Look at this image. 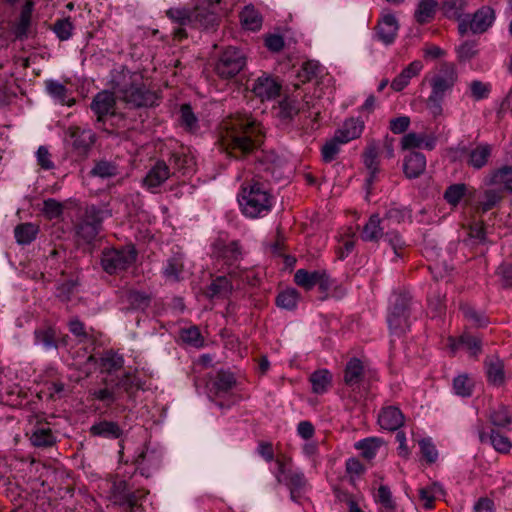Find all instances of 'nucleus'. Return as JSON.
<instances>
[{
    "instance_id": "1",
    "label": "nucleus",
    "mask_w": 512,
    "mask_h": 512,
    "mask_svg": "<svg viewBox=\"0 0 512 512\" xmlns=\"http://www.w3.org/2000/svg\"><path fill=\"white\" fill-rule=\"evenodd\" d=\"M221 146L230 155L238 157L253 152L263 141L260 123L247 113H236L221 124Z\"/></svg>"
},
{
    "instance_id": "2",
    "label": "nucleus",
    "mask_w": 512,
    "mask_h": 512,
    "mask_svg": "<svg viewBox=\"0 0 512 512\" xmlns=\"http://www.w3.org/2000/svg\"><path fill=\"white\" fill-rule=\"evenodd\" d=\"M222 2L223 0H204L193 10L171 8L167 11V16L181 26L207 29L216 23Z\"/></svg>"
},
{
    "instance_id": "3",
    "label": "nucleus",
    "mask_w": 512,
    "mask_h": 512,
    "mask_svg": "<svg viewBox=\"0 0 512 512\" xmlns=\"http://www.w3.org/2000/svg\"><path fill=\"white\" fill-rule=\"evenodd\" d=\"M457 72L454 64L441 63L430 79L431 94L427 99V107L434 116L442 113V101L445 94L452 90L457 81Z\"/></svg>"
},
{
    "instance_id": "4",
    "label": "nucleus",
    "mask_w": 512,
    "mask_h": 512,
    "mask_svg": "<svg viewBox=\"0 0 512 512\" xmlns=\"http://www.w3.org/2000/svg\"><path fill=\"white\" fill-rule=\"evenodd\" d=\"M239 205L242 213L249 218L264 217L272 207V196L263 184L255 182L243 187Z\"/></svg>"
},
{
    "instance_id": "5",
    "label": "nucleus",
    "mask_w": 512,
    "mask_h": 512,
    "mask_svg": "<svg viewBox=\"0 0 512 512\" xmlns=\"http://www.w3.org/2000/svg\"><path fill=\"white\" fill-rule=\"evenodd\" d=\"M136 257L137 251L132 245L105 249L102 252L101 265L105 272L115 274L130 267Z\"/></svg>"
},
{
    "instance_id": "6",
    "label": "nucleus",
    "mask_w": 512,
    "mask_h": 512,
    "mask_svg": "<svg viewBox=\"0 0 512 512\" xmlns=\"http://www.w3.org/2000/svg\"><path fill=\"white\" fill-rule=\"evenodd\" d=\"M246 66V56L236 47H228L219 57L215 72L222 79L235 77Z\"/></svg>"
},
{
    "instance_id": "7",
    "label": "nucleus",
    "mask_w": 512,
    "mask_h": 512,
    "mask_svg": "<svg viewBox=\"0 0 512 512\" xmlns=\"http://www.w3.org/2000/svg\"><path fill=\"white\" fill-rule=\"evenodd\" d=\"M495 20V12L489 6H483L473 15H465L459 23V32H467L469 28L472 32H486Z\"/></svg>"
},
{
    "instance_id": "8",
    "label": "nucleus",
    "mask_w": 512,
    "mask_h": 512,
    "mask_svg": "<svg viewBox=\"0 0 512 512\" xmlns=\"http://www.w3.org/2000/svg\"><path fill=\"white\" fill-rule=\"evenodd\" d=\"M409 298L405 295H398L393 302L392 309L388 315V325L395 334H402L408 328Z\"/></svg>"
},
{
    "instance_id": "9",
    "label": "nucleus",
    "mask_w": 512,
    "mask_h": 512,
    "mask_svg": "<svg viewBox=\"0 0 512 512\" xmlns=\"http://www.w3.org/2000/svg\"><path fill=\"white\" fill-rule=\"evenodd\" d=\"M248 88L261 101L272 100L280 95L281 84L271 75L263 73L252 80Z\"/></svg>"
},
{
    "instance_id": "10",
    "label": "nucleus",
    "mask_w": 512,
    "mask_h": 512,
    "mask_svg": "<svg viewBox=\"0 0 512 512\" xmlns=\"http://www.w3.org/2000/svg\"><path fill=\"white\" fill-rule=\"evenodd\" d=\"M123 99L133 107L153 106L157 101V95L145 87L131 86L122 91Z\"/></svg>"
},
{
    "instance_id": "11",
    "label": "nucleus",
    "mask_w": 512,
    "mask_h": 512,
    "mask_svg": "<svg viewBox=\"0 0 512 512\" xmlns=\"http://www.w3.org/2000/svg\"><path fill=\"white\" fill-rule=\"evenodd\" d=\"M388 227L389 223L383 221L378 214H373L361 231V239L366 242L377 243L384 238Z\"/></svg>"
},
{
    "instance_id": "12",
    "label": "nucleus",
    "mask_w": 512,
    "mask_h": 512,
    "mask_svg": "<svg viewBox=\"0 0 512 512\" xmlns=\"http://www.w3.org/2000/svg\"><path fill=\"white\" fill-rule=\"evenodd\" d=\"M294 281L306 290L312 289L315 285H320L324 289L330 285L328 275L325 271L320 270L308 272L307 270L299 269L294 274Z\"/></svg>"
},
{
    "instance_id": "13",
    "label": "nucleus",
    "mask_w": 512,
    "mask_h": 512,
    "mask_svg": "<svg viewBox=\"0 0 512 512\" xmlns=\"http://www.w3.org/2000/svg\"><path fill=\"white\" fill-rule=\"evenodd\" d=\"M111 493L114 504L128 506L130 511L133 510L140 498L136 492L129 489L127 482L124 480L115 481Z\"/></svg>"
},
{
    "instance_id": "14",
    "label": "nucleus",
    "mask_w": 512,
    "mask_h": 512,
    "mask_svg": "<svg viewBox=\"0 0 512 512\" xmlns=\"http://www.w3.org/2000/svg\"><path fill=\"white\" fill-rule=\"evenodd\" d=\"M479 440L481 443L490 442L493 448L499 452L506 454L512 448V443L509 438L495 430H491L488 434L484 431V427L482 423L477 425Z\"/></svg>"
},
{
    "instance_id": "15",
    "label": "nucleus",
    "mask_w": 512,
    "mask_h": 512,
    "mask_svg": "<svg viewBox=\"0 0 512 512\" xmlns=\"http://www.w3.org/2000/svg\"><path fill=\"white\" fill-rule=\"evenodd\" d=\"M436 145V137L427 133L410 132L403 136L401 140L402 149L424 148L433 150Z\"/></svg>"
},
{
    "instance_id": "16",
    "label": "nucleus",
    "mask_w": 512,
    "mask_h": 512,
    "mask_svg": "<svg viewBox=\"0 0 512 512\" xmlns=\"http://www.w3.org/2000/svg\"><path fill=\"white\" fill-rule=\"evenodd\" d=\"M115 97L108 91L99 92L91 103V109L97 115V120L102 121L109 114L114 113Z\"/></svg>"
},
{
    "instance_id": "17",
    "label": "nucleus",
    "mask_w": 512,
    "mask_h": 512,
    "mask_svg": "<svg viewBox=\"0 0 512 512\" xmlns=\"http://www.w3.org/2000/svg\"><path fill=\"white\" fill-rule=\"evenodd\" d=\"M364 129V122L359 118H350L335 132L336 140L347 143L360 137Z\"/></svg>"
},
{
    "instance_id": "18",
    "label": "nucleus",
    "mask_w": 512,
    "mask_h": 512,
    "mask_svg": "<svg viewBox=\"0 0 512 512\" xmlns=\"http://www.w3.org/2000/svg\"><path fill=\"white\" fill-rule=\"evenodd\" d=\"M426 168V158L420 152L412 151L404 158L403 170L405 175L412 179L419 177Z\"/></svg>"
},
{
    "instance_id": "19",
    "label": "nucleus",
    "mask_w": 512,
    "mask_h": 512,
    "mask_svg": "<svg viewBox=\"0 0 512 512\" xmlns=\"http://www.w3.org/2000/svg\"><path fill=\"white\" fill-rule=\"evenodd\" d=\"M169 177V166L164 161H157L155 165L148 171L143 182L148 188L152 189L160 186Z\"/></svg>"
},
{
    "instance_id": "20",
    "label": "nucleus",
    "mask_w": 512,
    "mask_h": 512,
    "mask_svg": "<svg viewBox=\"0 0 512 512\" xmlns=\"http://www.w3.org/2000/svg\"><path fill=\"white\" fill-rule=\"evenodd\" d=\"M404 417L397 407H386L379 414L378 422L383 429L394 431L402 426Z\"/></svg>"
},
{
    "instance_id": "21",
    "label": "nucleus",
    "mask_w": 512,
    "mask_h": 512,
    "mask_svg": "<svg viewBox=\"0 0 512 512\" xmlns=\"http://www.w3.org/2000/svg\"><path fill=\"white\" fill-rule=\"evenodd\" d=\"M161 463L160 455L153 450H144L136 458L135 464L140 469L141 474L149 476L152 470L158 469Z\"/></svg>"
},
{
    "instance_id": "22",
    "label": "nucleus",
    "mask_w": 512,
    "mask_h": 512,
    "mask_svg": "<svg viewBox=\"0 0 512 512\" xmlns=\"http://www.w3.org/2000/svg\"><path fill=\"white\" fill-rule=\"evenodd\" d=\"M378 145L375 141H371L363 154L364 164L366 168L369 170V177L366 180L367 186L370 187L373 183L376 174L379 170V162H378Z\"/></svg>"
},
{
    "instance_id": "23",
    "label": "nucleus",
    "mask_w": 512,
    "mask_h": 512,
    "mask_svg": "<svg viewBox=\"0 0 512 512\" xmlns=\"http://www.w3.org/2000/svg\"><path fill=\"white\" fill-rule=\"evenodd\" d=\"M423 69V64L419 60L410 63L396 78L391 82V88L397 92L402 91L409 83L410 79L417 76Z\"/></svg>"
},
{
    "instance_id": "24",
    "label": "nucleus",
    "mask_w": 512,
    "mask_h": 512,
    "mask_svg": "<svg viewBox=\"0 0 512 512\" xmlns=\"http://www.w3.org/2000/svg\"><path fill=\"white\" fill-rule=\"evenodd\" d=\"M90 433L93 436H99L107 439H117L123 434V430L118 423L113 421H99L93 424L90 428Z\"/></svg>"
},
{
    "instance_id": "25",
    "label": "nucleus",
    "mask_w": 512,
    "mask_h": 512,
    "mask_svg": "<svg viewBox=\"0 0 512 512\" xmlns=\"http://www.w3.org/2000/svg\"><path fill=\"white\" fill-rule=\"evenodd\" d=\"M30 441L35 447L46 448L53 446L56 438L49 427L41 424L32 430Z\"/></svg>"
},
{
    "instance_id": "26",
    "label": "nucleus",
    "mask_w": 512,
    "mask_h": 512,
    "mask_svg": "<svg viewBox=\"0 0 512 512\" xmlns=\"http://www.w3.org/2000/svg\"><path fill=\"white\" fill-rule=\"evenodd\" d=\"M70 137L73 139L72 145L75 149L86 151L95 141V135L91 130H82L78 127L69 128Z\"/></svg>"
},
{
    "instance_id": "27",
    "label": "nucleus",
    "mask_w": 512,
    "mask_h": 512,
    "mask_svg": "<svg viewBox=\"0 0 512 512\" xmlns=\"http://www.w3.org/2000/svg\"><path fill=\"white\" fill-rule=\"evenodd\" d=\"M236 384L234 375L228 371H218L211 381V391L216 395L229 392Z\"/></svg>"
},
{
    "instance_id": "28",
    "label": "nucleus",
    "mask_w": 512,
    "mask_h": 512,
    "mask_svg": "<svg viewBox=\"0 0 512 512\" xmlns=\"http://www.w3.org/2000/svg\"><path fill=\"white\" fill-rule=\"evenodd\" d=\"M437 9L436 0H420L414 12V19L419 24L429 23L433 20Z\"/></svg>"
},
{
    "instance_id": "29",
    "label": "nucleus",
    "mask_w": 512,
    "mask_h": 512,
    "mask_svg": "<svg viewBox=\"0 0 512 512\" xmlns=\"http://www.w3.org/2000/svg\"><path fill=\"white\" fill-rule=\"evenodd\" d=\"M215 249L219 257H221L228 265L235 263L241 255L239 244L236 241L225 243L217 241Z\"/></svg>"
},
{
    "instance_id": "30",
    "label": "nucleus",
    "mask_w": 512,
    "mask_h": 512,
    "mask_svg": "<svg viewBox=\"0 0 512 512\" xmlns=\"http://www.w3.org/2000/svg\"><path fill=\"white\" fill-rule=\"evenodd\" d=\"M364 366L357 358H352L348 361L345 372L344 382L346 385L353 387L358 385L363 378Z\"/></svg>"
},
{
    "instance_id": "31",
    "label": "nucleus",
    "mask_w": 512,
    "mask_h": 512,
    "mask_svg": "<svg viewBox=\"0 0 512 512\" xmlns=\"http://www.w3.org/2000/svg\"><path fill=\"white\" fill-rule=\"evenodd\" d=\"M34 5L33 0H25L21 6L20 13L15 20L17 32H27L32 28Z\"/></svg>"
},
{
    "instance_id": "32",
    "label": "nucleus",
    "mask_w": 512,
    "mask_h": 512,
    "mask_svg": "<svg viewBox=\"0 0 512 512\" xmlns=\"http://www.w3.org/2000/svg\"><path fill=\"white\" fill-rule=\"evenodd\" d=\"M121 300L123 303H128L132 309H145L150 304V297L139 291L127 289L121 292Z\"/></svg>"
},
{
    "instance_id": "33",
    "label": "nucleus",
    "mask_w": 512,
    "mask_h": 512,
    "mask_svg": "<svg viewBox=\"0 0 512 512\" xmlns=\"http://www.w3.org/2000/svg\"><path fill=\"white\" fill-rule=\"evenodd\" d=\"M262 16L251 6H246L240 13V22L245 30L256 31L262 26Z\"/></svg>"
},
{
    "instance_id": "34",
    "label": "nucleus",
    "mask_w": 512,
    "mask_h": 512,
    "mask_svg": "<svg viewBox=\"0 0 512 512\" xmlns=\"http://www.w3.org/2000/svg\"><path fill=\"white\" fill-rule=\"evenodd\" d=\"M89 174L93 177H99L102 179L112 178L119 174V167L114 161L104 159L98 160L95 161V164Z\"/></svg>"
},
{
    "instance_id": "35",
    "label": "nucleus",
    "mask_w": 512,
    "mask_h": 512,
    "mask_svg": "<svg viewBox=\"0 0 512 512\" xmlns=\"http://www.w3.org/2000/svg\"><path fill=\"white\" fill-rule=\"evenodd\" d=\"M324 67L318 61L309 60L302 64L300 70L297 72V78L300 83H305L322 76Z\"/></svg>"
},
{
    "instance_id": "36",
    "label": "nucleus",
    "mask_w": 512,
    "mask_h": 512,
    "mask_svg": "<svg viewBox=\"0 0 512 512\" xmlns=\"http://www.w3.org/2000/svg\"><path fill=\"white\" fill-rule=\"evenodd\" d=\"M232 289V284L228 278L226 276H219L209 285L206 294L210 298H224L231 293Z\"/></svg>"
},
{
    "instance_id": "37",
    "label": "nucleus",
    "mask_w": 512,
    "mask_h": 512,
    "mask_svg": "<svg viewBox=\"0 0 512 512\" xmlns=\"http://www.w3.org/2000/svg\"><path fill=\"white\" fill-rule=\"evenodd\" d=\"M312 391L316 394L325 393L331 385L332 375L326 369H321L313 372L309 378Z\"/></svg>"
},
{
    "instance_id": "38",
    "label": "nucleus",
    "mask_w": 512,
    "mask_h": 512,
    "mask_svg": "<svg viewBox=\"0 0 512 512\" xmlns=\"http://www.w3.org/2000/svg\"><path fill=\"white\" fill-rule=\"evenodd\" d=\"M169 162L175 172H179L182 175L191 173L195 165V161L192 156L179 152L173 153Z\"/></svg>"
},
{
    "instance_id": "39",
    "label": "nucleus",
    "mask_w": 512,
    "mask_h": 512,
    "mask_svg": "<svg viewBox=\"0 0 512 512\" xmlns=\"http://www.w3.org/2000/svg\"><path fill=\"white\" fill-rule=\"evenodd\" d=\"M283 484L289 488L291 499L296 500L306 486V478L300 471H288V477Z\"/></svg>"
},
{
    "instance_id": "40",
    "label": "nucleus",
    "mask_w": 512,
    "mask_h": 512,
    "mask_svg": "<svg viewBox=\"0 0 512 512\" xmlns=\"http://www.w3.org/2000/svg\"><path fill=\"white\" fill-rule=\"evenodd\" d=\"M486 373L488 381L496 386L504 382V365L498 358H490L486 361Z\"/></svg>"
},
{
    "instance_id": "41",
    "label": "nucleus",
    "mask_w": 512,
    "mask_h": 512,
    "mask_svg": "<svg viewBox=\"0 0 512 512\" xmlns=\"http://www.w3.org/2000/svg\"><path fill=\"white\" fill-rule=\"evenodd\" d=\"M39 227L33 223H23L15 227L14 235L19 244H30L37 236Z\"/></svg>"
},
{
    "instance_id": "42",
    "label": "nucleus",
    "mask_w": 512,
    "mask_h": 512,
    "mask_svg": "<svg viewBox=\"0 0 512 512\" xmlns=\"http://www.w3.org/2000/svg\"><path fill=\"white\" fill-rule=\"evenodd\" d=\"M502 199V194L500 190L497 189H489L486 190L482 196V198L478 202L477 211L479 213H486L489 210L493 209Z\"/></svg>"
},
{
    "instance_id": "43",
    "label": "nucleus",
    "mask_w": 512,
    "mask_h": 512,
    "mask_svg": "<svg viewBox=\"0 0 512 512\" xmlns=\"http://www.w3.org/2000/svg\"><path fill=\"white\" fill-rule=\"evenodd\" d=\"M309 109L310 105L308 101H306L305 104H303L302 107H300L295 99L290 98L284 99L283 101L280 102L279 105V113L282 118H292L300 111L306 112V110L308 111Z\"/></svg>"
},
{
    "instance_id": "44",
    "label": "nucleus",
    "mask_w": 512,
    "mask_h": 512,
    "mask_svg": "<svg viewBox=\"0 0 512 512\" xmlns=\"http://www.w3.org/2000/svg\"><path fill=\"white\" fill-rule=\"evenodd\" d=\"M374 498L381 505L380 512H394L396 505L388 486L380 485Z\"/></svg>"
},
{
    "instance_id": "45",
    "label": "nucleus",
    "mask_w": 512,
    "mask_h": 512,
    "mask_svg": "<svg viewBox=\"0 0 512 512\" xmlns=\"http://www.w3.org/2000/svg\"><path fill=\"white\" fill-rule=\"evenodd\" d=\"M458 346L464 347L473 356H476L481 352L480 338L468 332H465L460 336L458 343L452 345V349L454 350Z\"/></svg>"
},
{
    "instance_id": "46",
    "label": "nucleus",
    "mask_w": 512,
    "mask_h": 512,
    "mask_svg": "<svg viewBox=\"0 0 512 512\" xmlns=\"http://www.w3.org/2000/svg\"><path fill=\"white\" fill-rule=\"evenodd\" d=\"M46 89L48 93L57 99L61 104H67L71 106L74 103V99H71L67 95V88L58 81H47Z\"/></svg>"
},
{
    "instance_id": "47",
    "label": "nucleus",
    "mask_w": 512,
    "mask_h": 512,
    "mask_svg": "<svg viewBox=\"0 0 512 512\" xmlns=\"http://www.w3.org/2000/svg\"><path fill=\"white\" fill-rule=\"evenodd\" d=\"M409 217L410 211L407 208L399 207L396 204H391L386 210L382 220L386 223H389V226L391 227V224H400Z\"/></svg>"
},
{
    "instance_id": "48",
    "label": "nucleus",
    "mask_w": 512,
    "mask_h": 512,
    "mask_svg": "<svg viewBox=\"0 0 512 512\" xmlns=\"http://www.w3.org/2000/svg\"><path fill=\"white\" fill-rule=\"evenodd\" d=\"M183 271V259L181 254H177L167 260L164 268V275L167 279L178 281Z\"/></svg>"
},
{
    "instance_id": "49",
    "label": "nucleus",
    "mask_w": 512,
    "mask_h": 512,
    "mask_svg": "<svg viewBox=\"0 0 512 512\" xmlns=\"http://www.w3.org/2000/svg\"><path fill=\"white\" fill-rule=\"evenodd\" d=\"M488 419L495 427L504 428L511 423L512 418L507 408L503 405H499L497 408L489 411Z\"/></svg>"
},
{
    "instance_id": "50",
    "label": "nucleus",
    "mask_w": 512,
    "mask_h": 512,
    "mask_svg": "<svg viewBox=\"0 0 512 512\" xmlns=\"http://www.w3.org/2000/svg\"><path fill=\"white\" fill-rule=\"evenodd\" d=\"M490 153L491 147L489 145L477 146L471 151L468 163L474 168L480 169L487 163Z\"/></svg>"
},
{
    "instance_id": "51",
    "label": "nucleus",
    "mask_w": 512,
    "mask_h": 512,
    "mask_svg": "<svg viewBox=\"0 0 512 512\" xmlns=\"http://www.w3.org/2000/svg\"><path fill=\"white\" fill-rule=\"evenodd\" d=\"M382 441L379 438H367L358 441L355 448L362 451L363 457L370 460L375 457L377 450L380 448Z\"/></svg>"
},
{
    "instance_id": "52",
    "label": "nucleus",
    "mask_w": 512,
    "mask_h": 512,
    "mask_svg": "<svg viewBox=\"0 0 512 512\" xmlns=\"http://www.w3.org/2000/svg\"><path fill=\"white\" fill-rule=\"evenodd\" d=\"M491 183L495 185H504L507 190L512 191V167L504 166L495 171L492 174Z\"/></svg>"
},
{
    "instance_id": "53",
    "label": "nucleus",
    "mask_w": 512,
    "mask_h": 512,
    "mask_svg": "<svg viewBox=\"0 0 512 512\" xmlns=\"http://www.w3.org/2000/svg\"><path fill=\"white\" fill-rule=\"evenodd\" d=\"M383 239L392 247L395 255L399 257L400 250L406 246V242L402 235L389 226Z\"/></svg>"
},
{
    "instance_id": "54",
    "label": "nucleus",
    "mask_w": 512,
    "mask_h": 512,
    "mask_svg": "<svg viewBox=\"0 0 512 512\" xmlns=\"http://www.w3.org/2000/svg\"><path fill=\"white\" fill-rule=\"evenodd\" d=\"M298 298L299 294L295 289H288L277 296L276 303L281 308L291 310L296 307Z\"/></svg>"
},
{
    "instance_id": "55",
    "label": "nucleus",
    "mask_w": 512,
    "mask_h": 512,
    "mask_svg": "<svg viewBox=\"0 0 512 512\" xmlns=\"http://www.w3.org/2000/svg\"><path fill=\"white\" fill-rule=\"evenodd\" d=\"M290 462L291 459L285 456H278L275 459L276 469L273 470L272 473L274 474L278 485L283 484L284 480L288 477V471H292L289 469Z\"/></svg>"
},
{
    "instance_id": "56",
    "label": "nucleus",
    "mask_w": 512,
    "mask_h": 512,
    "mask_svg": "<svg viewBox=\"0 0 512 512\" xmlns=\"http://www.w3.org/2000/svg\"><path fill=\"white\" fill-rule=\"evenodd\" d=\"M115 387L123 389L128 394H131L132 390H138L142 388L140 379L134 373H125L115 384Z\"/></svg>"
},
{
    "instance_id": "57",
    "label": "nucleus",
    "mask_w": 512,
    "mask_h": 512,
    "mask_svg": "<svg viewBox=\"0 0 512 512\" xmlns=\"http://www.w3.org/2000/svg\"><path fill=\"white\" fill-rule=\"evenodd\" d=\"M473 382L467 375H459L453 381L455 393L462 397H468L472 394Z\"/></svg>"
},
{
    "instance_id": "58",
    "label": "nucleus",
    "mask_w": 512,
    "mask_h": 512,
    "mask_svg": "<svg viewBox=\"0 0 512 512\" xmlns=\"http://www.w3.org/2000/svg\"><path fill=\"white\" fill-rule=\"evenodd\" d=\"M440 486L433 484L432 486L422 487L418 490L419 499L423 503L424 508L432 509L435 496L440 492Z\"/></svg>"
},
{
    "instance_id": "59",
    "label": "nucleus",
    "mask_w": 512,
    "mask_h": 512,
    "mask_svg": "<svg viewBox=\"0 0 512 512\" xmlns=\"http://www.w3.org/2000/svg\"><path fill=\"white\" fill-rule=\"evenodd\" d=\"M91 395L95 399L103 402L106 406H110L118 400V395L116 394L114 387L106 386L104 388L94 389L91 392Z\"/></svg>"
},
{
    "instance_id": "60",
    "label": "nucleus",
    "mask_w": 512,
    "mask_h": 512,
    "mask_svg": "<svg viewBox=\"0 0 512 512\" xmlns=\"http://www.w3.org/2000/svg\"><path fill=\"white\" fill-rule=\"evenodd\" d=\"M180 337L183 342L191 346L201 347L203 345V338L201 337L199 329L195 326L182 329L180 332Z\"/></svg>"
},
{
    "instance_id": "61",
    "label": "nucleus",
    "mask_w": 512,
    "mask_h": 512,
    "mask_svg": "<svg viewBox=\"0 0 512 512\" xmlns=\"http://www.w3.org/2000/svg\"><path fill=\"white\" fill-rule=\"evenodd\" d=\"M180 122L189 131H194L197 128L198 120L190 105L184 104L180 108Z\"/></svg>"
},
{
    "instance_id": "62",
    "label": "nucleus",
    "mask_w": 512,
    "mask_h": 512,
    "mask_svg": "<svg viewBox=\"0 0 512 512\" xmlns=\"http://www.w3.org/2000/svg\"><path fill=\"white\" fill-rule=\"evenodd\" d=\"M460 309L464 317L477 327H484L487 325L488 321L485 316L482 313L476 311L473 307L465 304L461 305Z\"/></svg>"
},
{
    "instance_id": "63",
    "label": "nucleus",
    "mask_w": 512,
    "mask_h": 512,
    "mask_svg": "<svg viewBox=\"0 0 512 512\" xmlns=\"http://www.w3.org/2000/svg\"><path fill=\"white\" fill-rule=\"evenodd\" d=\"M465 190L466 186L464 184L451 185L446 189L444 193V198L449 204L455 206L464 196Z\"/></svg>"
},
{
    "instance_id": "64",
    "label": "nucleus",
    "mask_w": 512,
    "mask_h": 512,
    "mask_svg": "<svg viewBox=\"0 0 512 512\" xmlns=\"http://www.w3.org/2000/svg\"><path fill=\"white\" fill-rule=\"evenodd\" d=\"M123 364V357L112 352H108L102 359L103 368L109 373L121 369L123 367Z\"/></svg>"
}]
</instances>
